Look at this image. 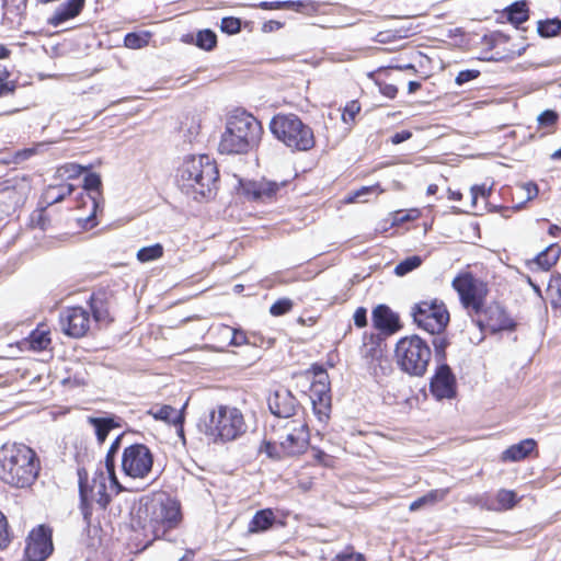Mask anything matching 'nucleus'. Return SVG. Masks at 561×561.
<instances>
[{
	"instance_id": "nucleus-11",
	"label": "nucleus",
	"mask_w": 561,
	"mask_h": 561,
	"mask_svg": "<svg viewBox=\"0 0 561 561\" xmlns=\"http://www.w3.org/2000/svg\"><path fill=\"white\" fill-rule=\"evenodd\" d=\"M153 456L144 444L126 447L122 455V470L131 479H145L151 472Z\"/></svg>"
},
{
	"instance_id": "nucleus-18",
	"label": "nucleus",
	"mask_w": 561,
	"mask_h": 561,
	"mask_svg": "<svg viewBox=\"0 0 561 561\" xmlns=\"http://www.w3.org/2000/svg\"><path fill=\"white\" fill-rule=\"evenodd\" d=\"M309 443V432L307 423H302L299 428L288 433L284 440L280 442V447L288 456L301 454L306 450Z\"/></svg>"
},
{
	"instance_id": "nucleus-39",
	"label": "nucleus",
	"mask_w": 561,
	"mask_h": 561,
	"mask_svg": "<svg viewBox=\"0 0 561 561\" xmlns=\"http://www.w3.org/2000/svg\"><path fill=\"white\" fill-rule=\"evenodd\" d=\"M149 33H128L124 38V45L130 49H139L148 45Z\"/></svg>"
},
{
	"instance_id": "nucleus-43",
	"label": "nucleus",
	"mask_w": 561,
	"mask_h": 561,
	"mask_svg": "<svg viewBox=\"0 0 561 561\" xmlns=\"http://www.w3.org/2000/svg\"><path fill=\"white\" fill-rule=\"evenodd\" d=\"M298 5L301 4L294 1H262L257 4L263 10L294 9Z\"/></svg>"
},
{
	"instance_id": "nucleus-62",
	"label": "nucleus",
	"mask_w": 561,
	"mask_h": 561,
	"mask_svg": "<svg viewBox=\"0 0 561 561\" xmlns=\"http://www.w3.org/2000/svg\"><path fill=\"white\" fill-rule=\"evenodd\" d=\"M412 137V133L409 131V130H402L400 133H396L392 137H391V142L393 145H399L408 139H410Z\"/></svg>"
},
{
	"instance_id": "nucleus-57",
	"label": "nucleus",
	"mask_w": 561,
	"mask_h": 561,
	"mask_svg": "<svg viewBox=\"0 0 561 561\" xmlns=\"http://www.w3.org/2000/svg\"><path fill=\"white\" fill-rule=\"evenodd\" d=\"M15 81H2L0 82V98L12 95L16 90Z\"/></svg>"
},
{
	"instance_id": "nucleus-2",
	"label": "nucleus",
	"mask_w": 561,
	"mask_h": 561,
	"mask_svg": "<svg viewBox=\"0 0 561 561\" xmlns=\"http://www.w3.org/2000/svg\"><path fill=\"white\" fill-rule=\"evenodd\" d=\"M39 471L35 451L24 444L7 443L0 447V479L15 488L34 483Z\"/></svg>"
},
{
	"instance_id": "nucleus-55",
	"label": "nucleus",
	"mask_w": 561,
	"mask_h": 561,
	"mask_svg": "<svg viewBox=\"0 0 561 561\" xmlns=\"http://www.w3.org/2000/svg\"><path fill=\"white\" fill-rule=\"evenodd\" d=\"M434 344V350H435V353H436V356L439 357V359H444L445 357V350L447 347V340L445 337H436L433 342Z\"/></svg>"
},
{
	"instance_id": "nucleus-14",
	"label": "nucleus",
	"mask_w": 561,
	"mask_h": 561,
	"mask_svg": "<svg viewBox=\"0 0 561 561\" xmlns=\"http://www.w3.org/2000/svg\"><path fill=\"white\" fill-rule=\"evenodd\" d=\"M431 392L438 399H450L456 394V378L447 364L438 365L431 380Z\"/></svg>"
},
{
	"instance_id": "nucleus-13",
	"label": "nucleus",
	"mask_w": 561,
	"mask_h": 561,
	"mask_svg": "<svg viewBox=\"0 0 561 561\" xmlns=\"http://www.w3.org/2000/svg\"><path fill=\"white\" fill-rule=\"evenodd\" d=\"M91 322L89 310L82 307H69L59 314L61 331L73 339L83 337L89 332Z\"/></svg>"
},
{
	"instance_id": "nucleus-5",
	"label": "nucleus",
	"mask_w": 561,
	"mask_h": 561,
	"mask_svg": "<svg viewBox=\"0 0 561 561\" xmlns=\"http://www.w3.org/2000/svg\"><path fill=\"white\" fill-rule=\"evenodd\" d=\"M270 129L290 150L308 151L314 147L316 139L311 127L295 114L275 115L270 123Z\"/></svg>"
},
{
	"instance_id": "nucleus-21",
	"label": "nucleus",
	"mask_w": 561,
	"mask_h": 561,
	"mask_svg": "<svg viewBox=\"0 0 561 561\" xmlns=\"http://www.w3.org/2000/svg\"><path fill=\"white\" fill-rule=\"evenodd\" d=\"M536 447V442L531 438L524 439L510 446L502 453L503 461H519L525 459Z\"/></svg>"
},
{
	"instance_id": "nucleus-31",
	"label": "nucleus",
	"mask_w": 561,
	"mask_h": 561,
	"mask_svg": "<svg viewBox=\"0 0 561 561\" xmlns=\"http://www.w3.org/2000/svg\"><path fill=\"white\" fill-rule=\"evenodd\" d=\"M91 310L95 322L110 323L113 321L107 304L99 296H92L90 299Z\"/></svg>"
},
{
	"instance_id": "nucleus-46",
	"label": "nucleus",
	"mask_w": 561,
	"mask_h": 561,
	"mask_svg": "<svg viewBox=\"0 0 561 561\" xmlns=\"http://www.w3.org/2000/svg\"><path fill=\"white\" fill-rule=\"evenodd\" d=\"M293 308V301L288 298H283V299H279L277 300L276 302H274L271 308H270V312L273 314V316H283L285 313H287L288 311H290Z\"/></svg>"
},
{
	"instance_id": "nucleus-60",
	"label": "nucleus",
	"mask_w": 561,
	"mask_h": 561,
	"mask_svg": "<svg viewBox=\"0 0 561 561\" xmlns=\"http://www.w3.org/2000/svg\"><path fill=\"white\" fill-rule=\"evenodd\" d=\"M216 332L221 340L229 342L232 336L233 329L229 325L221 324L216 328Z\"/></svg>"
},
{
	"instance_id": "nucleus-50",
	"label": "nucleus",
	"mask_w": 561,
	"mask_h": 561,
	"mask_svg": "<svg viewBox=\"0 0 561 561\" xmlns=\"http://www.w3.org/2000/svg\"><path fill=\"white\" fill-rule=\"evenodd\" d=\"M479 76H480L479 70H476V69L462 70L457 75L455 82L458 85H462L471 80L477 79Z\"/></svg>"
},
{
	"instance_id": "nucleus-53",
	"label": "nucleus",
	"mask_w": 561,
	"mask_h": 561,
	"mask_svg": "<svg viewBox=\"0 0 561 561\" xmlns=\"http://www.w3.org/2000/svg\"><path fill=\"white\" fill-rule=\"evenodd\" d=\"M557 119H558L557 113L553 111H550V110L542 112L538 116L539 124L543 125V126H551V125L556 124Z\"/></svg>"
},
{
	"instance_id": "nucleus-61",
	"label": "nucleus",
	"mask_w": 561,
	"mask_h": 561,
	"mask_svg": "<svg viewBox=\"0 0 561 561\" xmlns=\"http://www.w3.org/2000/svg\"><path fill=\"white\" fill-rule=\"evenodd\" d=\"M57 190H58V193L54 197L55 203L60 202L65 198V196L70 195L73 191V187L71 184H66V185H61V186L57 187Z\"/></svg>"
},
{
	"instance_id": "nucleus-52",
	"label": "nucleus",
	"mask_w": 561,
	"mask_h": 561,
	"mask_svg": "<svg viewBox=\"0 0 561 561\" xmlns=\"http://www.w3.org/2000/svg\"><path fill=\"white\" fill-rule=\"evenodd\" d=\"M491 194V187L474 185L471 187L472 204L476 205L478 197L486 198Z\"/></svg>"
},
{
	"instance_id": "nucleus-28",
	"label": "nucleus",
	"mask_w": 561,
	"mask_h": 561,
	"mask_svg": "<svg viewBox=\"0 0 561 561\" xmlns=\"http://www.w3.org/2000/svg\"><path fill=\"white\" fill-rule=\"evenodd\" d=\"M156 421H184L182 411L172 408L171 405H154L147 411Z\"/></svg>"
},
{
	"instance_id": "nucleus-58",
	"label": "nucleus",
	"mask_w": 561,
	"mask_h": 561,
	"mask_svg": "<svg viewBox=\"0 0 561 561\" xmlns=\"http://www.w3.org/2000/svg\"><path fill=\"white\" fill-rule=\"evenodd\" d=\"M366 313L367 311L363 307H359L355 310L353 319L356 327L363 328L367 324Z\"/></svg>"
},
{
	"instance_id": "nucleus-47",
	"label": "nucleus",
	"mask_w": 561,
	"mask_h": 561,
	"mask_svg": "<svg viewBox=\"0 0 561 561\" xmlns=\"http://www.w3.org/2000/svg\"><path fill=\"white\" fill-rule=\"evenodd\" d=\"M382 192H383V190L380 188L379 185L363 186L358 191L354 192L353 195L348 196L347 202H357V201L365 202V199H362L363 196H365L369 193H376L378 195Z\"/></svg>"
},
{
	"instance_id": "nucleus-6",
	"label": "nucleus",
	"mask_w": 561,
	"mask_h": 561,
	"mask_svg": "<svg viewBox=\"0 0 561 561\" xmlns=\"http://www.w3.org/2000/svg\"><path fill=\"white\" fill-rule=\"evenodd\" d=\"M394 353L399 367L410 376L416 377L426 373L432 357L427 342L415 334L400 339Z\"/></svg>"
},
{
	"instance_id": "nucleus-51",
	"label": "nucleus",
	"mask_w": 561,
	"mask_h": 561,
	"mask_svg": "<svg viewBox=\"0 0 561 561\" xmlns=\"http://www.w3.org/2000/svg\"><path fill=\"white\" fill-rule=\"evenodd\" d=\"M336 561H365L362 553L355 552L353 549H345L343 552L336 554Z\"/></svg>"
},
{
	"instance_id": "nucleus-3",
	"label": "nucleus",
	"mask_w": 561,
	"mask_h": 561,
	"mask_svg": "<svg viewBox=\"0 0 561 561\" xmlns=\"http://www.w3.org/2000/svg\"><path fill=\"white\" fill-rule=\"evenodd\" d=\"M136 515L141 527L154 539L163 538L181 520L180 504L164 492L141 499Z\"/></svg>"
},
{
	"instance_id": "nucleus-27",
	"label": "nucleus",
	"mask_w": 561,
	"mask_h": 561,
	"mask_svg": "<svg viewBox=\"0 0 561 561\" xmlns=\"http://www.w3.org/2000/svg\"><path fill=\"white\" fill-rule=\"evenodd\" d=\"M184 42L188 43V44L193 43L197 47H199L201 49H204V50H211L217 45V36H216L215 32L206 28V30L199 31L195 37L193 35H186L184 38Z\"/></svg>"
},
{
	"instance_id": "nucleus-1",
	"label": "nucleus",
	"mask_w": 561,
	"mask_h": 561,
	"mask_svg": "<svg viewBox=\"0 0 561 561\" xmlns=\"http://www.w3.org/2000/svg\"><path fill=\"white\" fill-rule=\"evenodd\" d=\"M219 171L207 154L188 156L178 169L176 184L194 201L211 199L218 190Z\"/></svg>"
},
{
	"instance_id": "nucleus-42",
	"label": "nucleus",
	"mask_w": 561,
	"mask_h": 561,
	"mask_svg": "<svg viewBox=\"0 0 561 561\" xmlns=\"http://www.w3.org/2000/svg\"><path fill=\"white\" fill-rule=\"evenodd\" d=\"M218 417L219 421H240L242 419V414L239 409L234 407L219 405Z\"/></svg>"
},
{
	"instance_id": "nucleus-25",
	"label": "nucleus",
	"mask_w": 561,
	"mask_h": 561,
	"mask_svg": "<svg viewBox=\"0 0 561 561\" xmlns=\"http://www.w3.org/2000/svg\"><path fill=\"white\" fill-rule=\"evenodd\" d=\"M504 13L507 20L516 27L526 22L529 18V10L525 0L514 2L505 9Z\"/></svg>"
},
{
	"instance_id": "nucleus-15",
	"label": "nucleus",
	"mask_w": 561,
	"mask_h": 561,
	"mask_svg": "<svg viewBox=\"0 0 561 561\" xmlns=\"http://www.w3.org/2000/svg\"><path fill=\"white\" fill-rule=\"evenodd\" d=\"M476 317L477 319H473V321L481 330L488 329L491 332H499L512 329L514 325L504 310L497 305L483 308L482 312Z\"/></svg>"
},
{
	"instance_id": "nucleus-36",
	"label": "nucleus",
	"mask_w": 561,
	"mask_h": 561,
	"mask_svg": "<svg viewBox=\"0 0 561 561\" xmlns=\"http://www.w3.org/2000/svg\"><path fill=\"white\" fill-rule=\"evenodd\" d=\"M547 294L553 308L561 309V275H553L548 284Z\"/></svg>"
},
{
	"instance_id": "nucleus-8",
	"label": "nucleus",
	"mask_w": 561,
	"mask_h": 561,
	"mask_svg": "<svg viewBox=\"0 0 561 561\" xmlns=\"http://www.w3.org/2000/svg\"><path fill=\"white\" fill-rule=\"evenodd\" d=\"M416 325L431 334H440L449 322L446 305L438 299L423 300L411 309Z\"/></svg>"
},
{
	"instance_id": "nucleus-32",
	"label": "nucleus",
	"mask_w": 561,
	"mask_h": 561,
	"mask_svg": "<svg viewBox=\"0 0 561 561\" xmlns=\"http://www.w3.org/2000/svg\"><path fill=\"white\" fill-rule=\"evenodd\" d=\"M30 348L36 352L47 350L51 343L49 331L42 327L35 329L28 336Z\"/></svg>"
},
{
	"instance_id": "nucleus-35",
	"label": "nucleus",
	"mask_w": 561,
	"mask_h": 561,
	"mask_svg": "<svg viewBox=\"0 0 561 561\" xmlns=\"http://www.w3.org/2000/svg\"><path fill=\"white\" fill-rule=\"evenodd\" d=\"M28 227L32 229H39L41 231H46L50 227V218L48 217L45 208H38L31 213Z\"/></svg>"
},
{
	"instance_id": "nucleus-26",
	"label": "nucleus",
	"mask_w": 561,
	"mask_h": 561,
	"mask_svg": "<svg viewBox=\"0 0 561 561\" xmlns=\"http://www.w3.org/2000/svg\"><path fill=\"white\" fill-rule=\"evenodd\" d=\"M275 515L272 510L265 508L255 513L249 524L250 533H260L267 530L274 523Z\"/></svg>"
},
{
	"instance_id": "nucleus-24",
	"label": "nucleus",
	"mask_w": 561,
	"mask_h": 561,
	"mask_svg": "<svg viewBox=\"0 0 561 561\" xmlns=\"http://www.w3.org/2000/svg\"><path fill=\"white\" fill-rule=\"evenodd\" d=\"M102 181L101 176L96 173H89L84 176L83 188L88 192L93 206L92 215H95L96 208L99 207L98 198L101 196Z\"/></svg>"
},
{
	"instance_id": "nucleus-48",
	"label": "nucleus",
	"mask_w": 561,
	"mask_h": 561,
	"mask_svg": "<svg viewBox=\"0 0 561 561\" xmlns=\"http://www.w3.org/2000/svg\"><path fill=\"white\" fill-rule=\"evenodd\" d=\"M95 425V435L100 444L104 443L110 431L118 427L119 423H93Z\"/></svg>"
},
{
	"instance_id": "nucleus-9",
	"label": "nucleus",
	"mask_w": 561,
	"mask_h": 561,
	"mask_svg": "<svg viewBox=\"0 0 561 561\" xmlns=\"http://www.w3.org/2000/svg\"><path fill=\"white\" fill-rule=\"evenodd\" d=\"M453 287L458 293L462 307L472 319L482 312L488 293L482 282L470 274H461L453 280Z\"/></svg>"
},
{
	"instance_id": "nucleus-64",
	"label": "nucleus",
	"mask_w": 561,
	"mask_h": 561,
	"mask_svg": "<svg viewBox=\"0 0 561 561\" xmlns=\"http://www.w3.org/2000/svg\"><path fill=\"white\" fill-rule=\"evenodd\" d=\"M525 188H526V191H527V197H528V199L534 198V197L537 195V193H538V188H537V186H536L535 184H533V183H528V184H526V185H525Z\"/></svg>"
},
{
	"instance_id": "nucleus-49",
	"label": "nucleus",
	"mask_w": 561,
	"mask_h": 561,
	"mask_svg": "<svg viewBox=\"0 0 561 561\" xmlns=\"http://www.w3.org/2000/svg\"><path fill=\"white\" fill-rule=\"evenodd\" d=\"M11 541L8 530V522L3 513L0 511V549L7 548Z\"/></svg>"
},
{
	"instance_id": "nucleus-40",
	"label": "nucleus",
	"mask_w": 561,
	"mask_h": 561,
	"mask_svg": "<svg viewBox=\"0 0 561 561\" xmlns=\"http://www.w3.org/2000/svg\"><path fill=\"white\" fill-rule=\"evenodd\" d=\"M421 263H422V259L420 256H417V255L409 256L396 266L394 273L398 276H404L405 274L417 268L421 265Z\"/></svg>"
},
{
	"instance_id": "nucleus-30",
	"label": "nucleus",
	"mask_w": 561,
	"mask_h": 561,
	"mask_svg": "<svg viewBox=\"0 0 561 561\" xmlns=\"http://www.w3.org/2000/svg\"><path fill=\"white\" fill-rule=\"evenodd\" d=\"M311 401L314 414L319 421L330 417L331 397L329 392L316 393V396L311 392Z\"/></svg>"
},
{
	"instance_id": "nucleus-34",
	"label": "nucleus",
	"mask_w": 561,
	"mask_h": 561,
	"mask_svg": "<svg viewBox=\"0 0 561 561\" xmlns=\"http://www.w3.org/2000/svg\"><path fill=\"white\" fill-rule=\"evenodd\" d=\"M447 494V490H433L427 494L419 497L410 504V511L414 512L427 504H434L442 501Z\"/></svg>"
},
{
	"instance_id": "nucleus-45",
	"label": "nucleus",
	"mask_w": 561,
	"mask_h": 561,
	"mask_svg": "<svg viewBox=\"0 0 561 561\" xmlns=\"http://www.w3.org/2000/svg\"><path fill=\"white\" fill-rule=\"evenodd\" d=\"M360 111V105L357 101H351L348 102L343 111L342 119L344 123L350 124L355 121L356 115Z\"/></svg>"
},
{
	"instance_id": "nucleus-7",
	"label": "nucleus",
	"mask_w": 561,
	"mask_h": 561,
	"mask_svg": "<svg viewBox=\"0 0 561 561\" xmlns=\"http://www.w3.org/2000/svg\"><path fill=\"white\" fill-rule=\"evenodd\" d=\"M32 191L27 174L8 175L0 181V220L15 215L25 204Z\"/></svg>"
},
{
	"instance_id": "nucleus-33",
	"label": "nucleus",
	"mask_w": 561,
	"mask_h": 561,
	"mask_svg": "<svg viewBox=\"0 0 561 561\" xmlns=\"http://www.w3.org/2000/svg\"><path fill=\"white\" fill-rule=\"evenodd\" d=\"M518 502L517 494L512 490L501 489L495 496V502L491 506L494 511H507L513 508Z\"/></svg>"
},
{
	"instance_id": "nucleus-59",
	"label": "nucleus",
	"mask_w": 561,
	"mask_h": 561,
	"mask_svg": "<svg viewBox=\"0 0 561 561\" xmlns=\"http://www.w3.org/2000/svg\"><path fill=\"white\" fill-rule=\"evenodd\" d=\"M379 91L382 95L389 98V99H394L397 96V93H398V88L393 84H390V83H379Z\"/></svg>"
},
{
	"instance_id": "nucleus-20",
	"label": "nucleus",
	"mask_w": 561,
	"mask_h": 561,
	"mask_svg": "<svg viewBox=\"0 0 561 561\" xmlns=\"http://www.w3.org/2000/svg\"><path fill=\"white\" fill-rule=\"evenodd\" d=\"M272 414L278 419H289L294 415V398L289 394L276 393L268 402Z\"/></svg>"
},
{
	"instance_id": "nucleus-37",
	"label": "nucleus",
	"mask_w": 561,
	"mask_h": 561,
	"mask_svg": "<svg viewBox=\"0 0 561 561\" xmlns=\"http://www.w3.org/2000/svg\"><path fill=\"white\" fill-rule=\"evenodd\" d=\"M162 254H163L162 245L159 243H156L153 245L139 249L137 252V259L140 262L145 263V262H150V261L157 260V259L161 257Z\"/></svg>"
},
{
	"instance_id": "nucleus-22",
	"label": "nucleus",
	"mask_w": 561,
	"mask_h": 561,
	"mask_svg": "<svg viewBox=\"0 0 561 561\" xmlns=\"http://www.w3.org/2000/svg\"><path fill=\"white\" fill-rule=\"evenodd\" d=\"M373 322L379 330L394 331L398 327V318L387 306L383 305L374 309Z\"/></svg>"
},
{
	"instance_id": "nucleus-41",
	"label": "nucleus",
	"mask_w": 561,
	"mask_h": 561,
	"mask_svg": "<svg viewBox=\"0 0 561 561\" xmlns=\"http://www.w3.org/2000/svg\"><path fill=\"white\" fill-rule=\"evenodd\" d=\"M316 380L312 383L311 392L316 393L329 392V376L324 368H319V373H316Z\"/></svg>"
},
{
	"instance_id": "nucleus-12",
	"label": "nucleus",
	"mask_w": 561,
	"mask_h": 561,
	"mask_svg": "<svg viewBox=\"0 0 561 561\" xmlns=\"http://www.w3.org/2000/svg\"><path fill=\"white\" fill-rule=\"evenodd\" d=\"M54 550L51 529L39 525L26 538L24 557L27 561H45Z\"/></svg>"
},
{
	"instance_id": "nucleus-16",
	"label": "nucleus",
	"mask_w": 561,
	"mask_h": 561,
	"mask_svg": "<svg viewBox=\"0 0 561 561\" xmlns=\"http://www.w3.org/2000/svg\"><path fill=\"white\" fill-rule=\"evenodd\" d=\"M197 425L199 431L214 443L234 439L245 431L244 423H198Z\"/></svg>"
},
{
	"instance_id": "nucleus-56",
	"label": "nucleus",
	"mask_w": 561,
	"mask_h": 561,
	"mask_svg": "<svg viewBox=\"0 0 561 561\" xmlns=\"http://www.w3.org/2000/svg\"><path fill=\"white\" fill-rule=\"evenodd\" d=\"M419 216V211L416 209L410 210L408 214H403L402 211H397L393 218V225H398L401 222H405L412 220Z\"/></svg>"
},
{
	"instance_id": "nucleus-10",
	"label": "nucleus",
	"mask_w": 561,
	"mask_h": 561,
	"mask_svg": "<svg viewBox=\"0 0 561 561\" xmlns=\"http://www.w3.org/2000/svg\"><path fill=\"white\" fill-rule=\"evenodd\" d=\"M79 492L81 500V512L84 520L89 524L93 510L104 511L111 497L106 492L105 477L101 472L96 474L91 484L83 482L80 476Z\"/></svg>"
},
{
	"instance_id": "nucleus-19",
	"label": "nucleus",
	"mask_w": 561,
	"mask_h": 561,
	"mask_svg": "<svg viewBox=\"0 0 561 561\" xmlns=\"http://www.w3.org/2000/svg\"><path fill=\"white\" fill-rule=\"evenodd\" d=\"M84 2L85 0H66L56 8L54 14L49 19V23L54 26H58L61 23L76 18L83 9Z\"/></svg>"
},
{
	"instance_id": "nucleus-38",
	"label": "nucleus",
	"mask_w": 561,
	"mask_h": 561,
	"mask_svg": "<svg viewBox=\"0 0 561 561\" xmlns=\"http://www.w3.org/2000/svg\"><path fill=\"white\" fill-rule=\"evenodd\" d=\"M561 31V21L558 19H551L538 22V33L542 37H551L557 35Z\"/></svg>"
},
{
	"instance_id": "nucleus-23",
	"label": "nucleus",
	"mask_w": 561,
	"mask_h": 561,
	"mask_svg": "<svg viewBox=\"0 0 561 561\" xmlns=\"http://www.w3.org/2000/svg\"><path fill=\"white\" fill-rule=\"evenodd\" d=\"M561 247L558 243L550 244L535 259V263L543 271L550 270L559 260Z\"/></svg>"
},
{
	"instance_id": "nucleus-4",
	"label": "nucleus",
	"mask_w": 561,
	"mask_h": 561,
	"mask_svg": "<svg viewBox=\"0 0 561 561\" xmlns=\"http://www.w3.org/2000/svg\"><path fill=\"white\" fill-rule=\"evenodd\" d=\"M262 133V125L253 115L237 110L227 119L219 151L227 154L245 153L259 144Z\"/></svg>"
},
{
	"instance_id": "nucleus-17",
	"label": "nucleus",
	"mask_w": 561,
	"mask_h": 561,
	"mask_svg": "<svg viewBox=\"0 0 561 561\" xmlns=\"http://www.w3.org/2000/svg\"><path fill=\"white\" fill-rule=\"evenodd\" d=\"M243 194L253 201H272L277 192L284 186V183H277L267 180L241 183Z\"/></svg>"
},
{
	"instance_id": "nucleus-44",
	"label": "nucleus",
	"mask_w": 561,
	"mask_h": 561,
	"mask_svg": "<svg viewBox=\"0 0 561 561\" xmlns=\"http://www.w3.org/2000/svg\"><path fill=\"white\" fill-rule=\"evenodd\" d=\"M220 28L227 34H237L240 32L241 22L233 16H227L221 20Z\"/></svg>"
},
{
	"instance_id": "nucleus-63",
	"label": "nucleus",
	"mask_w": 561,
	"mask_h": 561,
	"mask_svg": "<svg viewBox=\"0 0 561 561\" xmlns=\"http://www.w3.org/2000/svg\"><path fill=\"white\" fill-rule=\"evenodd\" d=\"M282 27H283V23L278 22V21L271 20L263 24L262 31L265 33H270V32L278 31Z\"/></svg>"
},
{
	"instance_id": "nucleus-54",
	"label": "nucleus",
	"mask_w": 561,
	"mask_h": 561,
	"mask_svg": "<svg viewBox=\"0 0 561 561\" xmlns=\"http://www.w3.org/2000/svg\"><path fill=\"white\" fill-rule=\"evenodd\" d=\"M247 342H248V340H247L245 333L240 330L233 329L232 336H231L230 341L228 342V345L241 346V345L247 344Z\"/></svg>"
},
{
	"instance_id": "nucleus-29",
	"label": "nucleus",
	"mask_w": 561,
	"mask_h": 561,
	"mask_svg": "<svg viewBox=\"0 0 561 561\" xmlns=\"http://www.w3.org/2000/svg\"><path fill=\"white\" fill-rule=\"evenodd\" d=\"M122 435H118L114 442L112 443L106 457H105V467L108 473V478L111 483L117 488V492L122 491L124 488L119 484L117 477L115 474V455L119 448Z\"/></svg>"
}]
</instances>
